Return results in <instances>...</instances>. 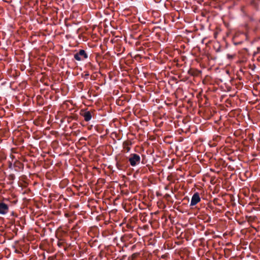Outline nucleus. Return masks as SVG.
Listing matches in <instances>:
<instances>
[{"label":"nucleus","instance_id":"1","mask_svg":"<svg viewBox=\"0 0 260 260\" xmlns=\"http://www.w3.org/2000/svg\"><path fill=\"white\" fill-rule=\"evenodd\" d=\"M67 228H70V226L66 224V254L69 256H73L75 254L74 251L76 248V242L75 240H72L71 232L68 233Z\"/></svg>","mask_w":260,"mask_h":260},{"label":"nucleus","instance_id":"2","mask_svg":"<svg viewBox=\"0 0 260 260\" xmlns=\"http://www.w3.org/2000/svg\"><path fill=\"white\" fill-rule=\"evenodd\" d=\"M116 161V166L117 169L119 170H123L127 168L128 165V157L124 155L118 154L115 157Z\"/></svg>","mask_w":260,"mask_h":260},{"label":"nucleus","instance_id":"3","mask_svg":"<svg viewBox=\"0 0 260 260\" xmlns=\"http://www.w3.org/2000/svg\"><path fill=\"white\" fill-rule=\"evenodd\" d=\"M56 236L58 239L57 245L59 247H62L65 250V233L61 228L56 231Z\"/></svg>","mask_w":260,"mask_h":260},{"label":"nucleus","instance_id":"4","mask_svg":"<svg viewBox=\"0 0 260 260\" xmlns=\"http://www.w3.org/2000/svg\"><path fill=\"white\" fill-rule=\"evenodd\" d=\"M128 160L131 166L135 167L140 163L141 157L138 154L131 153L128 157Z\"/></svg>","mask_w":260,"mask_h":260},{"label":"nucleus","instance_id":"5","mask_svg":"<svg viewBox=\"0 0 260 260\" xmlns=\"http://www.w3.org/2000/svg\"><path fill=\"white\" fill-rule=\"evenodd\" d=\"M74 58L78 61L83 60L88 57V55L84 50H80L78 52L73 54Z\"/></svg>","mask_w":260,"mask_h":260},{"label":"nucleus","instance_id":"6","mask_svg":"<svg viewBox=\"0 0 260 260\" xmlns=\"http://www.w3.org/2000/svg\"><path fill=\"white\" fill-rule=\"evenodd\" d=\"M200 201L201 198L200 197L199 193L198 192L194 193L191 198L190 206L193 207L195 206L198 203H199Z\"/></svg>","mask_w":260,"mask_h":260},{"label":"nucleus","instance_id":"7","mask_svg":"<svg viewBox=\"0 0 260 260\" xmlns=\"http://www.w3.org/2000/svg\"><path fill=\"white\" fill-rule=\"evenodd\" d=\"M9 207L4 203H0V214H6L8 212Z\"/></svg>","mask_w":260,"mask_h":260},{"label":"nucleus","instance_id":"8","mask_svg":"<svg viewBox=\"0 0 260 260\" xmlns=\"http://www.w3.org/2000/svg\"><path fill=\"white\" fill-rule=\"evenodd\" d=\"M132 145V142L129 141H125L123 142V147L125 150L126 152H128L131 150L129 146Z\"/></svg>","mask_w":260,"mask_h":260},{"label":"nucleus","instance_id":"9","mask_svg":"<svg viewBox=\"0 0 260 260\" xmlns=\"http://www.w3.org/2000/svg\"><path fill=\"white\" fill-rule=\"evenodd\" d=\"M83 116L84 117V120L86 121H89L92 117L91 112L89 111H85L83 114Z\"/></svg>","mask_w":260,"mask_h":260},{"label":"nucleus","instance_id":"10","mask_svg":"<svg viewBox=\"0 0 260 260\" xmlns=\"http://www.w3.org/2000/svg\"><path fill=\"white\" fill-rule=\"evenodd\" d=\"M69 134H72V132L66 128V141H71L72 144H73V142L75 141L72 138V135L68 136Z\"/></svg>","mask_w":260,"mask_h":260},{"label":"nucleus","instance_id":"11","mask_svg":"<svg viewBox=\"0 0 260 260\" xmlns=\"http://www.w3.org/2000/svg\"><path fill=\"white\" fill-rule=\"evenodd\" d=\"M67 102H71L70 101H66V110L69 107V105L67 103ZM68 117V122H70L71 121V120L73 119V116H69L68 115V112L67 111H66V118Z\"/></svg>","mask_w":260,"mask_h":260},{"label":"nucleus","instance_id":"12","mask_svg":"<svg viewBox=\"0 0 260 260\" xmlns=\"http://www.w3.org/2000/svg\"><path fill=\"white\" fill-rule=\"evenodd\" d=\"M250 5L255 9H257L258 4L254 0H251Z\"/></svg>","mask_w":260,"mask_h":260},{"label":"nucleus","instance_id":"13","mask_svg":"<svg viewBox=\"0 0 260 260\" xmlns=\"http://www.w3.org/2000/svg\"><path fill=\"white\" fill-rule=\"evenodd\" d=\"M76 50H73V51L71 52H66V56H73V54L76 53Z\"/></svg>","mask_w":260,"mask_h":260},{"label":"nucleus","instance_id":"14","mask_svg":"<svg viewBox=\"0 0 260 260\" xmlns=\"http://www.w3.org/2000/svg\"><path fill=\"white\" fill-rule=\"evenodd\" d=\"M66 219L67 218V220H68V222L69 223H71V222H73L72 219L71 217H69L68 216V214L67 213H66Z\"/></svg>","mask_w":260,"mask_h":260},{"label":"nucleus","instance_id":"15","mask_svg":"<svg viewBox=\"0 0 260 260\" xmlns=\"http://www.w3.org/2000/svg\"><path fill=\"white\" fill-rule=\"evenodd\" d=\"M15 176L13 174H10L9 176V179H10L11 180H13L15 179Z\"/></svg>","mask_w":260,"mask_h":260},{"label":"nucleus","instance_id":"16","mask_svg":"<svg viewBox=\"0 0 260 260\" xmlns=\"http://www.w3.org/2000/svg\"><path fill=\"white\" fill-rule=\"evenodd\" d=\"M76 46V42L75 41L74 44L72 45L70 43L69 45V48H71L72 46Z\"/></svg>","mask_w":260,"mask_h":260},{"label":"nucleus","instance_id":"17","mask_svg":"<svg viewBox=\"0 0 260 260\" xmlns=\"http://www.w3.org/2000/svg\"><path fill=\"white\" fill-rule=\"evenodd\" d=\"M73 51V50H71L70 48H67L66 47V52H71Z\"/></svg>","mask_w":260,"mask_h":260},{"label":"nucleus","instance_id":"18","mask_svg":"<svg viewBox=\"0 0 260 260\" xmlns=\"http://www.w3.org/2000/svg\"><path fill=\"white\" fill-rule=\"evenodd\" d=\"M67 192H70V189L69 188L66 189V194H67Z\"/></svg>","mask_w":260,"mask_h":260},{"label":"nucleus","instance_id":"19","mask_svg":"<svg viewBox=\"0 0 260 260\" xmlns=\"http://www.w3.org/2000/svg\"><path fill=\"white\" fill-rule=\"evenodd\" d=\"M227 56H228V57L229 58H233V56H232V55H230V54H228V55H227Z\"/></svg>","mask_w":260,"mask_h":260},{"label":"nucleus","instance_id":"20","mask_svg":"<svg viewBox=\"0 0 260 260\" xmlns=\"http://www.w3.org/2000/svg\"><path fill=\"white\" fill-rule=\"evenodd\" d=\"M69 2H70V3H74V0H68V2H68V3H69Z\"/></svg>","mask_w":260,"mask_h":260},{"label":"nucleus","instance_id":"21","mask_svg":"<svg viewBox=\"0 0 260 260\" xmlns=\"http://www.w3.org/2000/svg\"><path fill=\"white\" fill-rule=\"evenodd\" d=\"M66 147H67V146L69 147L70 146L71 144H68V143L66 142Z\"/></svg>","mask_w":260,"mask_h":260},{"label":"nucleus","instance_id":"22","mask_svg":"<svg viewBox=\"0 0 260 260\" xmlns=\"http://www.w3.org/2000/svg\"><path fill=\"white\" fill-rule=\"evenodd\" d=\"M70 152H69V150H66V154L67 155L68 154H69Z\"/></svg>","mask_w":260,"mask_h":260},{"label":"nucleus","instance_id":"23","mask_svg":"<svg viewBox=\"0 0 260 260\" xmlns=\"http://www.w3.org/2000/svg\"><path fill=\"white\" fill-rule=\"evenodd\" d=\"M66 39H68V38H69V36L68 35H66Z\"/></svg>","mask_w":260,"mask_h":260},{"label":"nucleus","instance_id":"24","mask_svg":"<svg viewBox=\"0 0 260 260\" xmlns=\"http://www.w3.org/2000/svg\"><path fill=\"white\" fill-rule=\"evenodd\" d=\"M85 76H89V74H86Z\"/></svg>","mask_w":260,"mask_h":260},{"label":"nucleus","instance_id":"25","mask_svg":"<svg viewBox=\"0 0 260 260\" xmlns=\"http://www.w3.org/2000/svg\"><path fill=\"white\" fill-rule=\"evenodd\" d=\"M75 224L73 225V227L72 228V229L73 228L74 226H75Z\"/></svg>","mask_w":260,"mask_h":260},{"label":"nucleus","instance_id":"26","mask_svg":"<svg viewBox=\"0 0 260 260\" xmlns=\"http://www.w3.org/2000/svg\"><path fill=\"white\" fill-rule=\"evenodd\" d=\"M72 109H69V111H72Z\"/></svg>","mask_w":260,"mask_h":260},{"label":"nucleus","instance_id":"27","mask_svg":"<svg viewBox=\"0 0 260 260\" xmlns=\"http://www.w3.org/2000/svg\"><path fill=\"white\" fill-rule=\"evenodd\" d=\"M66 182H67V181L66 180ZM66 186L67 185V182H66Z\"/></svg>","mask_w":260,"mask_h":260},{"label":"nucleus","instance_id":"28","mask_svg":"<svg viewBox=\"0 0 260 260\" xmlns=\"http://www.w3.org/2000/svg\"><path fill=\"white\" fill-rule=\"evenodd\" d=\"M63 22L65 23V19H63Z\"/></svg>","mask_w":260,"mask_h":260}]
</instances>
